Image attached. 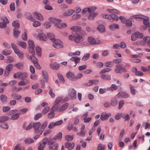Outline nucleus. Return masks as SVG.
<instances>
[{
	"instance_id": "obj_52",
	"label": "nucleus",
	"mask_w": 150,
	"mask_h": 150,
	"mask_svg": "<svg viewBox=\"0 0 150 150\" xmlns=\"http://www.w3.org/2000/svg\"><path fill=\"white\" fill-rule=\"evenodd\" d=\"M27 74L25 72H20V78L22 80H24L27 77Z\"/></svg>"
},
{
	"instance_id": "obj_29",
	"label": "nucleus",
	"mask_w": 150,
	"mask_h": 150,
	"mask_svg": "<svg viewBox=\"0 0 150 150\" xmlns=\"http://www.w3.org/2000/svg\"><path fill=\"white\" fill-rule=\"evenodd\" d=\"M97 28L98 30L100 32L104 33L105 31V27L103 25H99Z\"/></svg>"
},
{
	"instance_id": "obj_42",
	"label": "nucleus",
	"mask_w": 150,
	"mask_h": 150,
	"mask_svg": "<svg viewBox=\"0 0 150 150\" xmlns=\"http://www.w3.org/2000/svg\"><path fill=\"white\" fill-rule=\"evenodd\" d=\"M50 108L49 106H46L42 110V114L44 115L46 114L50 110Z\"/></svg>"
},
{
	"instance_id": "obj_22",
	"label": "nucleus",
	"mask_w": 150,
	"mask_h": 150,
	"mask_svg": "<svg viewBox=\"0 0 150 150\" xmlns=\"http://www.w3.org/2000/svg\"><path fill=\"white\" fill-rule=\"evenodd\" d=\"M110 115V114H105L102 113L101 115L100 119L102 121L106 120L108 118L109 116Z\"/></svg>"
},
{
	"instance_id": "obj_24",
	"label": "nucleus",
	"mask_w": 150,
	"mask_h": 150,
	"mask_svg": "<svg viewBox=\"0 0 150 150\" xmlns=\"http://www.w3.org/2000/svg\"><path fill=\"white\" fill-rule=\"evenodd\" d=\"M100 77L101 79L107 81L110 80L111 79V76L108 74H103L100 76Z\"/></svg>"
},
{
	"instance_id": "obj_58",
	"label": "nucleus",
	"mask_w": 150,
	"mask_h": 150,
	"mask_svg": "<svg viewBox=\"0 0 150 150\" xmlns=\"http://www.w3.org/2000/svg\"><path fill=\"white\" fill-rule=\"evenodd\" d=\"M30 58L31 61L34 63L37 62L38 61L37 59L34 56L32 55L30 56Z\"/></svg>"
},
{
	"instance_id": "obj_36",
	"label": "nucleus",
	"mask_w": 150,
	"mask_h": 150,
	"mask_svg": "<svg viewBox=\"0 0 150 150\" xmlns=\"http://www.w3.org/2000/svg\"><path fill=\"white\" fill-rule=\"evenodd\" d=\"M118 101L115 98L112 99L110 102V105L112 106H115L117 103Z\"/></svg>"
},
{
	"instance_id": "obj_11",
	"label": "nucleus",
	"mask_w": 150,
	"mask_h": 150,
	"mask_svg": "<svg viewBox=\"0 0 150 150\" xmlns=\"http://www.w3.org/2000/svg\"><path fill=\"white\" fill-rule=\"evenodd\" d=\"M47 143H48V138H45L43 139L42 143H40V144L38 148V150H43L45 146V145Z\"/></svg>"
},
{
	"instance_id": "obj_10",
	"label": "nucleus",
	"mask_w": 150,
	"mask_h": 150,
	"mask_svg": "<svg viewBox=\"0 0 150 150\" xmlns=\"http://www.w3.org/2000/svg\"><path fill=\"white\" fill-rule=\"evenodd\" d=\"M66 77L69 80L72 81H76L77 78L76 75L74 73L71 72H68L66 74Z\"/></svg>"
},
{
	"instance_id": "obj_56",
	"label": "nucleus",
	"mask_w": 150,
	"mask_h": 150,
	"mask_svg": "<svg viewBox=\"0 0 150 150\" xmlns=\"http://www.w3.org/2000/svg\"><path fill=\"white\" fill-rule=\"evenodd\" d=\"M10 10L11 11H14L15 10V5L14 2H12L9 6Z\"/></svg>"
},
{
	"instance_id": "obj_62",
	"label": "nucleus",
	"mask_w": 150,
	"mask_h": 150,
	"mask_svg": "<svg viewBox=\"0 0 150 150\" xmlns=\"http://www.w3.org/2000/svg\"><path fill=\"white\" fill-rule=\"evenodd\" d=\"M47 122L46 121L44 122L41 125L40 127V129H45L47 125Z\"/></svg>"
},
{
	"instance_id": "obj_44",
	"label": "nucleus",
	"mask_w": 150,
	"mask_h": 150,
	"mask_svg": "<svg viewBox=\"0 0 150 150\" xmlns=\"http://www.w3.org/2000/svg\"><path fill=\"white\" fill-rule=\"evenodd\" d=\"M34 142V140L30 138H27L25 140V142L27 144L33 143Z\"/></svg>"
},
{
	"instance_id": "obj_40",
	"label": "nucleus",
	"mask_w": 150,
	"mask_h": 150,
	"mask_svg": "<svg viewBox=\"0 0 150 150\" xmlns=\"http://www.w3.org/2000/svg\"><path fill=\"white\" fill-rule=\"evenodd\" d=\"M9 119L8 117L6 116L0 117V122H5L7 121Z\"/></svg>"
},
{
	"instance_id": "obj_50",
	"label": "nucleus",
	"mask_w": 150,
	"mask_h": 150,
	"mask_svg": "<svg viewBox=\"0 0 150 150\" xmlns=\"http://www.w3.org/2000/svg\"><path fill=\"white\" fill-rule=\"evenodd\" d=\"M35 47H28L29 52L30 53H31L33 54H34L35 53L34 50Z\"/></svg>"
},
{
	"instance_id": "obj_63",
	"label": "nucleus",
	"mask_w": 150,
	"mask_h": 150,
	"mask_svg": "<svg viewBox=\"0 0 150 150\" xmlns=\"http://www.w3.org/2000/svg\"><path fill=\"white\" fill-rule=\"evenodd\" d=\"M41 25V23L38 21H35L33 23V26L34 27H37Z\"/></svg>"
},
{
	"instance_id": "obj_8",
	"label": "nucleus",
	"mask_w": 150,
	"mask_h": 150,
	"mask_svg": "<svg viewBox=\"0 0 150 150\" xmlns=\"http://www.w3.org/2000/svg\"><path fill=\"white\" fill-rule=\"evenodd\" d=\"M88 41L89 42L93 45L99 44H101L102 42L98 39L96 40L92 37H89L88 38Z\"/></svg>"
},
{
	"instance_id": "obj_15",
	"label": "nucleus",
	"mask_w": 150,
	"mask_h": 150,
	"mask_svg": "<svg viewBox=\"0 0 150 150\" xmlns=\"http://www.w3.org/2000/svg\"><path fill=\"white\" fill-rule=\"evenodd\" d=\"M129 95L125 92H119L116 96V97L122 98H127L129 97Z\"/></svg>"
},
{
	"instance_id": "obj_25",
	"label": "nucleus",
	"mask_w": 150,
	"mask_h": 150,
	"mask_svg": "<svg viewBox=\"0 0 150 150\" xmlns=\"http://www.w3.org/2000/svg\"><path fill=\"white\" fill-rule=\"evenodd\" d=\"M71 30L75 32H80L81 31V28L79 26H73L70 28Z\"/></svg>"
},
{
	"instance_id": "obj_57",
	"label": "nucleus",
	"mask_w": 150,
	"mask_h": 150,
	"mask_svg": "<svg viewBox=\"0 0 150 150\" xmlns=\"http://www.w3.org/2000/svg\"><path fill=\"white\" fill-rule=\"evenodd\" d=\"M12 25L16 29V28H19L20 26V24L16 22V21L13 22Z\"/></svg>"
},
{
	"instance_id": "obj_55",
	"label": "nucleus",
	"mask_w": 150,
	"mask_h": 150,
	"mask_svg": "<svg viewBox=\"0 0 150 150\" xmlns=\"http://www.w3.org/2000/svg\"><path fill=\"white\" fill-rule=\"evenodd\" d=\"M42 75L43 76V78L47 82L48 81L47 79L48 77L47 73L46 71H42Z\"/></svg>"
},
{
	"instance_id": "obj_17",
	"label": "nucleus",
	"mask_w": 150,
	"mask_h": 150,
	"mask_svg": "<svg viewBox=\"0 0 150 150\" xmlns=\"http://www.w3.org/2000/svg\"><path fill=\"white\" fill-rule=\"evenodd\" d=\"M11 47L14 50L15 53L17 54L21 52L18 47L13 43H12L11 44Z\"/></svg>"
},
{
	"instance_id": "obj_2",
	"label": "nucleus",
	"mask_w": 150,
	"mask_h": 150,
	"mask_svg": "<svg viewBox=\"0 0 150 150\" xmlns=\"http://www.w3.org/2000/svg\"><path fill=\"white\" fill-rule=\"evenodd\" d=\"M132 17L136 19H139L143 20V24L146 27H149L150 23L149 22L148 17L142 15H134Z\"/></svg>"
},
{
	"instance_id": "obj_60",
	"label": "nucleus",
	"mask_w": 150,
	"mask_h": 150,
	"mask_svg": "<svg viewBox=\"0 0 150 150\" xmlns=\"http://www.w3.org/2000/svg\"><path fill=\"white\" fill-rule=\"evenodd\" d=\"M2 53L4 55H7L10 54H11V52L10 50H5L2 51Z\"/></svg>"
},
{
	"instance_id": "obj_54",
	"label": "nucleus",
	"mask_w": 150,
	"mask_h": 150,
	"mask_svg": "<svg viewBox=\"0 0 150 150\" xmlns=\"http://www.w3.org/2000/svg\"><path fill=\"white\" fill-rule=\"evenodd\" d=\"M48 87L49 89V94L50 95L52 98H53L55 97V95L54 93L52 92V89L50 87V86H49Z\"/></svg>"
},
{
	"instance_id": "obj_12",
	"label": "nucleus",
	"mask_w": 150,
	"mask_h": 150,
	"mask_svg": "<svg viewBox=\"0 0 150 150\" xmlns=\"http://www.w3.org/2000/svg\"><path fill=\"white\" fill-rule=\"evenodd\" d=\"M50 68L52 69L57 70L60 66L59 64L55 62H52L49 64Z\"/></svg>"
},
{
	"instance_id": "obj_6",
	"label": "nucleus",
	"mask_w": 150,
	"mask_h": 150,
	"mask_svg": "<svg viewBox=\"0 0 150 150\" xmlns=\"http://www.w3.org/2000/svg\"><path fill=\"white\" fill-rule=\"evenodd\" d=\"M52 42V46L55 48H60L63 47V43L59 39H55Z\"/></svg>"
},
{
	"instance_id": "obj_64",
	"label": "nucleus",
	"mask_w": 150,
	"mask_h": 150,
	"mask_svg": "<svg viewBox=\"0 0 150 150\" xmlns=\"http://www.w3.org/2000/svg\"><path fill=\"white\" fill-rule=\"evenodd\" d=\"M97 149L98 150H104L105 146L102 145L101 144H99L98 145Z\"/></svg>"
},
{
	"instance_id": "obj_30",
	"label": "nucleus",
	"mask_w": 150,
	"mask_h": 150,
	"mask_svg": "<svg viewBox=\"0 0 150 150\" xmlns=\"http://www.w3.org/2000/svg\"><path fill=\"white\" fill-rule=\"evenodd\" d=\"M68 105V103H64L60 107L59 109V111L61 112L64 111L67 108Z\"/></svg>"
},
{
	"instance_id": "obj_19",
	"label": "nucleus",
	"mask_w": 150,
	"mask_h": 150,
	"mask_svg": "<svg viewBox=\"0 0 150 150\" xmlns=\"http://www.w3.org/2000/svg\"><path fill=\"white\" fill-rule=\"evenodd\" d=\"M70 60L72 61L75 62L76 64L74 66V67H75L77 64L80 62L81 60V58L80 57H73L70 59Z\"/></svg>"
},
{
	"instance_id": "obj_49",
	"label": "nucleus",
	"mask_w": 150,
	"mask_h": 150,
	"mask_svg": "<svg viewBox=\"0 0 150 150\" xmlns=\"http://www.w3.org/2000/svg\"><path fill=\"white\" fill-rule=\"evenodd\" d=\"M27 111L28 109L27 108H23L19 110V112L18 113L19 115H23Z\"/></svg>"
},
{
	"instance_id": "obj_28",
	"label": "nucleus",
	"mask_w": 150,
	"mask_h": 150,
	"mask_svg": "<svg viewBox=\"0 0 150 150\" xmlns=\"http://www.w3.org/2000/svg\"><path fill=\"white\" fill-rule=\"evenodd\" d=\"M25 15L26 18L28 19H29L32 21H34V18L30 13L26 12L25 13Z\"/></svg>"
},
{
	"instance_id": "obj_43",
	"label": "nucleus",
	"mask_w": 150,
	"mask_h": 150,
	"mask_svg": "<svg viewBox=\"0 0 150 150\" xmlns=\"http://www.w3.org/2000/svg\"><path fill=\"white\" fill-rule=\"evenodd\" d=\"M19 114L18 113H15L11 116V119L13 120L18 119L19 117Z\"/></svg>"
},
{
	"instance_id": "obj_33",
	"label": "nucleus",
	"mask_w": 150,
	"mask_h": 150,
	"mask_svg": "<svg viewBox=\"0 0 150 150\" xmlns=\"http://www.w3.org/2000/svg\"><path fill=\"white\" fill-rule=\"evenodd\" d=\"M13 65L12 64H8L6 67V70L11 72L13 69Z\"/></svg>"
},
{
	"instance_id": "obj_14",
	"label": "nucleus",
	"mask_w": 150,
	"mask_h": 150,
	"mask_svg": "<svg viewBox=\"0 0 150 150\" xmlns=\"http://www.w3.org/2000/svg\"><path fill=\"white\" fill-rule=\"evenodd\" d=\"M83 40V37L79 34L76 33V35H75V38L74 41L76 43H79Z\"/></svg>"
},
{
	"instance_id": "obj_51",
	"label": "nucleus",
	"mask_w": 150,
	"mask_h": 150,
	"mask_svg": "<svg viewBox=\"0 0 150 150\" xmlns=\"http://www.w3.org/2000/svg\"><path fill=\"white\" fill-rule=\"evenodd\" d=\"M42 114L41 113H38L34 116V119L35 120H37L40 118L42 116Z\"/></svg>"
},
{
	"instance_id": "obj_27",
	"label": "nucleus",
	"mask_w": 150,
	"mask_h": 150,
	"mask_svg": "<svg viewBox=\"0 0 150 150\" xmlns=\"http://www.w3.org/2000/svg\"><path fill=\"white\" fill-rule=\"evenodd\" d=\"M58 144H55L52 146H49V150H58Z\"/></svg>"
},
{
	"instance_id": "obj_41",
	"label": "nucleus",
	"mask_w": 150,
	"mask_h": 150,
	"mask_svg": "<svg viewBox=\"0 0 150 150\" xmlns=\"http://www.w3.org/2000/svg\"><path fill=\"white\" fill-rule=\"evenodd\" d=\"M111 70V69L110 68H105L101 70L100 72V74H102L105 73L106 72H108Z\"/></svg>"
},
{
	"instance_id": "obj_61",
	"label": "nucleus",
	"mask_w": 150,
	"mask_h": 150,
	"mask_svg": "<svg viewBox=\"0 0 150 150\" xmlns=\"http://www.w3.org/2000/svg\"><path fill=\"white\" fill-rule=\"evenodd\" d=\"M55 142V139H54V138L52 139H48V143H47V145L50 146H52Z\"/></svg>"
},
{
	"instance_id": "obj_16",
	"label": "nucleus",
	"mask_w": 150,
	"mask_h": 150,
	"mask_svg": "<svg viewBox=\"0 0 150 150\" xmlns=\"http://www.w3.org/2000/svg\"><path fill=\"white\" fill-rule=\"evenodd\" d=\"M33 16L35 17L39 20L40 21H42L44 20L43 17L42 15L36 12H35L33 13Z\"/></svg>"
},
{
	"instance_id": "obj_5",
	"label": "nucleus",
	"mask_w": 150,
	"mask_h": 150,
	"mask_svg": "<svg viewBox=\"0 0 150 150\" xmlns=\"http://www.w3.org/2000/svg\"><path fill=\"white\" fill-rule=\"evenodd\" d=\"M76 91L73 88H70L69 90L68 95L72 99L74 100L76 98Z\"/></svg>"
},
{
	"instance_id": "obj_37",
	"label": "nucleus",
	"mask_w": 150,
	"mask_h": 150,
	"mask_svg": "<svg viewBox=\"0 0 150 150\" xmlns=\"http://www.w3.org/2000/svg\"><path fill=\"white\" fill-rule=\"evenodd\" d=\"M90 53H86L84 55L82 58L81 60L83 61H85L88 60L90 57Z\"/></svg>"
},
{
	"instance_id": "obj_9",
	"label": "nucleus",
	"mask_w": 150,
	"mask_h": 150,
	"mask_svg": "<svg viewBox=\"0 0 150 150\" xmlns=\"http://www.w3.org/2000/svg\"><path fill=\"white\" fill-rule=\"evenodd\" d=\"M37 32L38 33V35H37V38H38L40 40L45 41L46 38L45 35L43 33V31L40 29L37 30Z\"/></svg>"
},
{
	"instance_id": "obj_20",
	"label": "nucleus",
	"mask_w": 150,
	"mask_h": 150,
	"mask_svg": "<svg viewBox=\"0 0 150 150\" xmlns=\"http://www.w3.org/2000/svg\"><path fill=\"white\" fill-rule=\"evenodd\" d=\"M74 143L67 142L65 144V147L68 150H71L74 147Z\"/></svg>"
},
{
	"instance_id": "obj_48",
	"label": "nucleus",
	"mask_w": 150,
	"mask_h": 150,
	"mask_svg": "<svg viewBox=\"0 0 150 150\" xmlns=\"http://www.w3.org/2000/svg\"><path fill=\"white\" fill-rule=\"evenodd\" d=\"M113 64L112 61H109L105 63L104 66L107 67H112Z\"/></svg>"
},
{
	"instance_id": "obj_46",
	"label": "nucleus",
	"mask_w": 150,
	"mask_h": 150,
	"mask_svg": "<svg viewBox=\"0 0 150 150\" xmlns=\"http://www.w3.org/2000/svg\"><path fill=\"white\" fill-rule=\"evenodd\" d=\"M47 37L51 41L53 42V40H54V36L53 34L51 33H48L47 34Z\"/></svg>"
},
{
	"instance_id": "obj_1",
	"label": "nucleus",
	"mask_w": 150,
	"mask_h": 150,
	"mask_svg": "<svg viewBox=\"0 0 150 150\" xmlns=\"http://www.w3.org/2000/svg\"><path fill=\"white\" fill-rule=\"evenodd\" d=\"M49 20L51 23H54V26L58 28H62L67 26L65 23H60L61 21L60 19L53 17H50L49 18Z\"/></svg>"
},
{
	"instance_id": "obj_21",
	"label": "nucleus",
	"mask_w": 150,
	"mask_h": 150,
	"mask_svg": "<svg viewBox=\"0 0 150 150\" xmlns=\"http://www.w3.org/2000/svg\"><path fill=\"white\" fill-rule=\"evenodd\" d=\"M0 99L2 103H6L8 101V98L6 96L2 94L0 96Z\"/></svg>"
},
{
	"instance_id": "obj_31",
	"label": "nucleus",
	"mask_w": 150,
	"mask_h": 150,
	"mask_svg": "<svg viewBox=\"0 0 150 150\" xmlns=\"http://www.w3.org/2000/svg\"><path fill=\"white\" fill-rule=\"evenodd\" d=\"M11 96L13 99H15L17 100H18L21 98V96L16 93H13L11 95Z\"/></svg>"
},
{
	"instance_id": "obj_23",
	"label": "nucleus",
	"mask_w": 150,
	"mask_h": 150,
	"mask_svg": "<svg viewBox=\"0 0 150 150\" xmlns=\"http://www.w3.org/2000/svg\"><path fill=\"white\" fill-rule=\"evenodd\" d=\"M14 66L21 70L23 69V62H19L15 64Z\"/></svg>"
},
{
	"instance_id": "obj_53",
	"label": "nucleus",
	"mask_w": 150,
	"mask_h": 150,
	"mask_svg": "<svg viewBox=\"0 0 150 150\" xmlns=\"http://www.w3.org/2000/svg\"><path fill=\"white\" fill-rule=\"evenodd\" d=\"M0 127L2 128H4L6 129H8L9 128L8 125L6 123H1Z\"/></svg>"
},
{
	"instance_id": "obj_34",
	"label": "nucleus",
	"mask_w": 150,
	"mask_h": 150,
	"mask_svg": "<svg viewBox=\"0 0 150 150\" xmlns=\"http://www.w3.org/2000/svg\"><path fill=\"white\" fill-rule=\"evenodd\" d=\"M109 28L111 30H114L116 29H118L119 28V25L117 24H113L110 25Z\"/></svg>"
},
{
	"instance_id": "obj_39",
	"label": "nucleus",
	"mask_w": 150,
	"mask_h": 150,
	"mask_svg": "<svg viewBox=\"0 0 150 150\" xmlns=\"http://www.w3.org/2000/svg\"><path fill=\"white\" fill-rule=\"evenodd\" d=\"M62 133L59 132L57 134L55 135L53 138L55 140L60 139L62 137Z\"/></svg>"
},
{
	"instance_id": "obj_59",
	"label": "nucleus",
	"mask_w": 150,
	"mask_h": 150,
	"mask_svg": "<svg viewBox=\"0 0 150 150\" xmlns=\"http://www.w3.org/2000/svg\"><path fill=\"white\" fill-rule=\"evenodd\" d=\"M65 139L68 141H71L73 139V136L70 135H67L65 137Z\"/></svg>"
},
{
	"instance_id": "obj_47",
	"label": "nucleus",
	"mask_w": 150,
	"mask_h": 150,
	"mask_svg": "<svg viewBox=\"0 0 150 150\" xmlns=\"http://www.w3.org/2000/svg\"><path fill=\"white\" fill-rule=\"evenodd\" d=\"M130 92L131 93L133 96L135 94V90L134 89V87L131 84L130 85Z\"/></svg>"
},
{
	"instance_id": "obj_18",
	"label": "nucleus",
	"mask_w": 150,
	"mask_h": 150,
	"mask_svg": "<svg viewBox=\"0 0 150 150\" xmlns=\"http://www.w3.org/2000/svg\"><path fill=\"white\" fill-rule=\"evenodd\" d=\"M75 12V10L72 9H70L67 11L63 14L66 16H70L73 14Z\"/></svg>"
},
{
	"instance_id": "obj_35",
	"label": "nucleus",
	"mask_w": 150,
	"mask_h": 150,
	"mask_svg": "<svg viewBox=\"0 0 150 150\" xmlns=\"http://www.w3.org/2000/svg\"><path fill=\"white\" fill-rule=\"evenodd\" d=\"M107 10L109 12L113 14H118L120 13L119 11L115 9H108Z\"/></svg>"
},
{
	"instance_id": "obj_7",
	"label": "nucleus",
	"mask_w": 150,
	"mask_h": 150,
	"mask_svg": "<svg viewBox=\"0 0 150 150\" xmlns=\"http://www.w3.org/2000/svg\"><path fill=\"white\" fill-rule=\"evenodd\" d=\"M41 126V124L39 122H36L34 123L33 124V127L34 129L36 130L35 133L37 134L40 133V134H41L43 132L42 131L38 130Z\"/></svg>"
},
{
	"instance_id": "obj_38",
	"label": "nucleus",
	"mask_w": 150,
	"mask_h": 150,
	"mask_svg": "<svg viewBox=\"0 0 150 150\" xmlns=\"http://www.w3.org/2000/svg\"><path fill=\"white\" fill-rule=\"evenodd\" d=\"M36 52L37 55L39 57L41 56L42 50L41 48L39 46H37L36 48Z\"/></svg>"
},
{
	"instance_id": "obj_45",
	"label": "nucleus",
	"mask_w": 150,
	"mask_h": 150,
	"mask_svg": "<svg viewBox=\"0 0 150 150\" xmlns=\"http://www.w3.org/2000/svg\"><path fill=\"white\" fill-rule=\"evenodd\" d=\"M55 115V113L51 110L50 112L48 114L47 117L49 119H51L54 117Z\"/></svg>"
},
{
	"instance_id": "obj_3",
	"label": "nucleus",
	"mask_w": 150,
	"mask_h": 150,
	"mask_svg": "<svg viewBox=\"0 0 150 150\" xmlns=\"http://www.w3.org/2000/svg\"><path fill=\"white\" fill-rule=\"evenodd\" d=\"M102 16L104 18L108 19L109 21L111 20L112 19L114 21H117L119 18L118 16L115 14H103Z\"/></svg>"
},
{
	"instance_id": "obj_32",
	"label": "nucleus",
	"mask_w": 150,
	"mask_h": 150,
	"mask_svg": "<svg viewBox=\"0 0 150 150\" xmlns=\"http://www.w3.org/2000/svg\"><path fill=\"white\" fill-rule=\"evenodd\" d=\"M18 45L21 47L23 49H25L26 47V44L24 42L18 41L17 42Z\"/></svg>"
},
{
	"instance_id": "obj_26",
	"label": "nucleus",
	"mask_w": 150,
	"mask_h": 150,
	"mask_svg": "<svg viewBox=\"0 0 150 150\" xmlns=\"http://www.w3.org/2000/svg\"><path fill=\"white\" fill-rule=\"evenodd\" d=\"M13 58L11 56H8L7 59H4L5 62L6 63H9L13 62H14Z\"/></svg>"
},
{
	"instance_id": "obj_4",
	"label": "nucleus",
	"mask_w": 150,
	"mask_h": 150,
	"mask_svg": "<svg viewBox=\"0 0 150 150\" xmlns=\"http://www.w3.org/2000/svg\"><path fill=\"white\" fill-rule=\"evenodd\" d=\"M143 36V34L140 33L139 32L133 33L131 37V40L132 41H134L136 40L138 38H142Z\"/></svg>"
},
{
	"instance_id": "obj_13",
	"label": "nucleus",
	"mask_w": 150,
	"mask_h": 150,
	"mask_svg": "<svg viewBox=\"0 0 150 150\" xmlns=\"http://www.w3.org/2000/svg\"><path fill=\"white\" fill-rule=\"evenodd\" d=\"M98 81L99 80L98 79L89 80L88 83H84L83 85L86 86H92L93 84L97 85Z\"/></svg>"
}]
</instances>
